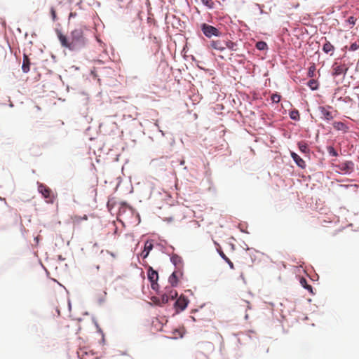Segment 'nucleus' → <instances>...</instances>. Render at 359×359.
Here are the masks:
<instances>
[{
  "instance_id": "ddd939ff",
  "label": "nucleus",
  "mask_w": 359,
  "mask_h": 359,
  "mask_svg": "<svg viewBox=\"0 0 359 359\" xmlns=\"http://www.w3.org/2000/svg\"><path fill=\"white\" fill-rule=\"evenodd\" d=\"M153 248V244L151 241H146V243H144V250L142 252V256L143 257V258H146L148 257L150 251L152 250Z\"/></svg>"
},
{
  "instance_id": "423d86ee",
  "label": "nucleus",
  "mask_w": 359,
  "mask_h": 359,
  "mask_svg": "<svg viewBox=\"0 0 359 359\" xmlns=\"http://www.w3.org/2000/svg\"><path fill=\"white\" fill-rule=\"evenodd\" d=\"M208 47L220 52L224 51L225 50V41L220 39L212 40Z\"/></svg>"
},
{
  "instance_id": "412c9836",
  "label": "nucleus",
  "mask_w": 359,
  "mask_h": 359,
  "mask_svg": "<svg viewBox=\"0 0 359 359\" xmlns=\"http://www.w3.org/2000/svg\"><path fill=\"white\" fill-rule=\"evenodd\" d=\"M300 284L302 287L308 290L311 293H313L312 287L308 284L307 280L304 278H300Z\"/></svg>"
},
{
  "instance_id": "9d476101",
  "label": "nucleus",
  "mask_w": 359,
  "mask_h": 359,
  "mask_svg": "<svg viewBox=\"0 0 359 359\" xmlns=\"http://www.w3.org/2000/svg\"><path fill=\"white\" fill-rule=\"evenodd\" d=\"M290 155L294 161L299 168H304L306 167L305 161L299 155L293 151L290 152Z\"/></svg>"
},
{
  "instance_id": "dca6fc26",
  "label": "nucleus",
  "mask_w": 359,
  "mask_h": 359,
  "mask_svg": "<svg viewBox=\"0 0 359 359\" xmlns=\"http://www.w3.org/2000/svg\"><path fill=\"white\" fill-rule=\"evenodd\" d=\"M298 147L299 149V150L301 151V152L304 153V154H309V147H308V144L305 142H298Z\"/></svg>"
},
{
  "instance_id": "2eb2a0df",
  "label": "nucleus",
  "mask_w": 359,
  "mask_h": 359,
  "mask_svg": "<svg viewBox=\"0 0 359 359\" xmlns=\"http://www.w3.org/2000/svg\"><path fill=\"white\" fill-rule=\"evenodd\" d=\"M332 125H333L334 128L337 130L347 132V130L348 129V128L345 125V123H344L343 122H341V121H335L333 123Z\"/></svg>"
},
{
  "instance_id": "39448f33",
  "label": "nucleus",
  "mask_w": 359,
  "mask_h": 359,
  "mask_svg": "<svg viewBox=\"0 0 359 359\" xmlns=\"http://www.w3.org/2000/svg\"><path fill=\"white\" fill-rule=\"evenodd\" d=\"M330 107H323L320 106L318 107L319 111L321 115V118L327 121H331L334 118V115L333 112L330 111Z\"/></svg>"
},
{
  "instance_id": "cd10ccee",
  "label": "nucleus",
  "mask_w": 359,
  "mask_h": 359,
  "mask_svg": "<svg viewBox=\"0 0 359 359\" xmlns=\"http://www.w3.org/2000/svg\"><path fill=\"white\" fill-rule=\"evenodd\" d=\"M169 300H170V299L169 298L168 294L165 292L163 293L161 297V304H165L168 303Z\"/></svg>"
},
{
  "instance_id": "72a5a7b5",
  "label": "nucleus",
  "mask_w": 359,
  "mask_h": 359,
  "mask_svg": "<svg viewBox=\"0 0 359 359\" xmlns=\"http://www.w3.org/2000/svg\"><path fill=\"white\" fill-rule=\"evenodd\" d=\"M314 71H315V67L314 66L310 67L309 70V76L310 77H313V76Z\"/></svg>"
},
{
  "instance_id": "f8f14e48",
  "label": "nucleus",
  "mask_w": 359,
  "mask_h": 359,
  "mask_svg": "<svg viewBox=\"0 0 359 359\" xmlns=\"http://www.w3.org/2000/svg\"><path fill=\"white\" fill-rule=\"evenodd\" d=\"M22 69L25 73H27L30 69V60L26 54L23 55V61L22 65Z\"/></svg>"
},
{
  "instance_id": "c9c22d12",
  "label": "nucleus",
  "mask_w": 359,
  "mask_h": 359,
  "mask_svg": "<svg viewBox=\"0 0 359 359\" xmlns=\"http://www.w3.org/2000/svg\"><path fill=\"white\" fill-rule=\"evenodd\" d=\"M242 302L244 304H241V306H246L247 309H250V302H248V301H245V300H242Z\"/></svg>"
},
{
  "instance_id": "6e6552de",
  "label": "nucleus",
  "mask_w": 359,
  "mask_h": 359,
  "mask_svg": "<svg viewBox=\"0 0 359 359\" xmlns=\"http://www.w3.org/2000/svg\"><path fill=\"white\" fill-rule=\"evenodd\" d=\"M188 302L189 301L185 297L180 296L175 302V306L177 309L183 311L187 308Z\"/></svg>"
},
{
  "instance_id": "0eeeda50",
  "label": "nucleus",
  "mask_w": 359,
  "mask_h": 359,
  "mask_svg": "<svg viewBox=\"0 0 359 359\" xmlns=\"http://www.w3.org/2000/svg\"><path fill=\"white\" fill-rule=\"evenodd\" d=\"M337 167L345 173H351L354 169V163L351 161H347L339 163Z\"/></svg>"
},
{
  "instance_id": "473e14b6",
  "label": "nucleus",
  "mask_w": 359,
  "mask_h": 359,
  "mask_svg": "<svg viewBox=\"0 0 359 359\" xmlns=\"http://www.w3.org/2000/svg\"><path fill=\"white\" fill-rule=\"evenodd\" d=\"M359 48V41L353 43L350 46V50L352 51L356 50Z\"/></svg>"
},
{
  "instance_id": "a211bd4d",
  "label": "nucleus",
  "mask_w": 359,
  "mask_h": 359,
  "mask_svg": "<svg viewBox=\"0 0 359 359\" xmlns=\"http://www.w3.org/2000/svg\"><path fill=\"white\" fill-rule=\"evenodd\" d=\"M168 281L171 285V287H175L178 283V278L176 274V272H173L169 277Z\"/></svg>"
},
{
  "instance_id": "c756f323",
  "label": "nucleus",
  "mask_w": 359,
  "mask_h": 359,
  "mask_svg": "<svg viewBox=\"0 0 359 359\" xmlns=\"http://www.w3.org/2000/svg\"><path fill=\"white\" fill-rule=\"evenodd\" d=\"M308 86L310 87L311 89L316 90L318 88V83H317V81L316 80L311 79L308 82Z\"/></svg>"
},
{
  "instance_id": "9b49d317",
  "label": "nucleus",
  "mask_w": 359,
  "mask_h": 359,
  "mask_svg": "<svg viewBox=\"0 0 359 359\" xmlns=\"http://www.w3.org/2000/svg\"><path fill=\"white\" fill-rule=\"evenodd\" d=\"M87 219H88V217L86 215H84L83 217L74 215V217H72L73 226L74 228L79 227L81 224V222L83 220H87Z\"/></svg>"
},
{
  "instance_id": "5701e85b",
  "label": "nucleus",
  "mask_w": 359,
  "mask_h": 359,
  "mask_svg": "<svg viewBox=\"0 0 359 359\" xmlns=\"http://www.w3.org/2000/svg\"><path fill=\"white\" fill-rule=\"evenodd\" d=\"M170 260L175 266L179 265L182 263V258L177 255H172V257H170Z\"/></svg>"
},
{
  "instance_id": "f704fd0d",
  "label": "nucleus",
  "mask_w": 359,
  "mask_h": 359,
  "mask_svg": "<svg viewBox=\"0 0 359 359\" xmlns=\"http://www.w3.org/2000/svg\"><path fill=\"white\" fill-rule=\"evenodd\" d=\"M50 15H51L53 20L55 21L56 19H57V17H56L55 11V10L53 8L50 9Z\"/></svg>"
},
{
  "instance_id": "e433bc0d",
  "label": "nucleus",
  "mask_w": 359,
  "mask_h": 359,
  "mask_svg": "<svg viewBox=\"0 0 359 359\" xmlns=\"http://www.w3.org/2000/svg\"><path fill=\"white\" fill-rule=\"evenodd\" d=\"M39 191L45 196V188L43 187V186L39 187Z\"/></svg>"
},
{
  "instance_id": "393cba45",
  "label": "nucleus",
  "mask_w": 359,
  "mask_h": 359,
  "mask_svg": "<svg viewBox=\"0 0 359 359\" xmlns=\"http://www.w3.org/2000/svg\"><path fill=\"white\" fill-rule=\"evenodd\" d=\"M256 48L258 49V50H265L267 48V44L266 42L264 41H258L257 43H256Z\"/></svg>"
},
{
  "instance_id": "f03ea898",
  "label": "nucleus",
  "mask_w": 359,
  "mask_h": 359,
  "mask_svg": "<svg viewBox=\"0 0 359 359\" xmlns=\"http://www.w3.org/2000/svg\"><path fill=\"white\" fill-rule=\"evenodd\" d=\"M201 29L203 34L208 38H211L213 36H219L221 35V32L218 29L206 23H203L201 25Z\"/></svg>"
},
{
  "instance_id": "4c0bfd02",
  "label": "nucleus",
  "mask_w": 359,
  "mask_h": 359,
  "mask_svg": "<svg viewBox=\"0 0 359 359\" xmlns=\"http://www.w3.org/2000/svg\"><path fill=\"white\" fill-rule=\"evenodd\" d=\"M35 108L36 109V110H39L40 109V108L39 107H37V106H36Z\"/></svg>"
},
{
  "instance_id": "c85d7f7f",
  "label": "nucleus",
  "mask_w": 359,
  "mask_h": 359,
  "mask_svg": "<svg viewBox=\"0 0 359 359\" xmlns=\"http://www.w3.org/2000/svg\"><path fill=\"white\" fill-rule=\"evenodd\" d=\"M327 151L328 154L332 156H337L338 154L337 151L334 149V148L332 146H328L327 147Z\"/></svg>"
},
{
  "instance_id": "4be33fe9",
  "label": "nucleus",
  "mask_w": 359,
  "mask_h": 359,
  "mask_svg": "<svg viewBox=\"0 0 359 359\" xmlns=\"http://www.w3.org/2000/svg\"><path fill=\"white\" fill-rule=\"evenodd\" d=\"M107 292L105 291L100 292L99 294H97V300L99 304H102L105 301Z\"/></svg>"
},
{
  "instance_id": "6ab92c4d",
  "label": "nucleus",
  "mask_w": 359,
  "mask_h": 359,
  "mask_svg": "<svg viewBox=\"0 0 359 359\" xmlns=\"http://www.w3.org/2000/svg\"><path fill=\"white\" fill-rule=\"evenodd\" d=\"M229 48L232 51L237 50V44L235 42H233L230 40L225 41V49Z\"/></svg>"
},
{
  "instance_id": "2f4dec72",
  "label": "nucleus",
  "mask_w": 359,
  "mask_h": 359,
  "mask_svg": "<svg viewBox=\"0 0 359 359\" xmlns=\"http://www.w3.org/2000/svg\"><path fill=\"white\" fill-rule=\"evenodd\" d=\"M356 18L353 16H350L346 22L350 25L353 26L355 24Z\"/></svg>"
},
{
  "instance_id": "f257e3e1",
  "label": "nucleus",
  "mask_w": 359,
  "mask_h": 359,
  "mask_svg": "<svg viewBox=\"0 0 359 359\" xmlns=\"http://www.w3.org/2000/svg\"><path fill=\"white\" fill-rule=\"evenodd\" d=\"M57 36L61 45L71 50H76L83 48L86 43L81 28L74 29L71 33L70 38H67L61 32H57Z\"/></svg>"
},
{
  "instance_id": "7c9ffc66",
  "label": "nucleus",
  "mask_w": 359,
  "mask_h": 359,
  "mask_svg": "<svg viewBox=\"0 0 359 359\" xmlns=\"http://www.w3.org/2000/svg\"><path fill=\"white\" fill-rule=\"evenodd\" d=\"M281 96L277 93H274L271 95V100L274 103H278L280 100Z\"/></svg>"
},
{
  "instance_id": "7ed1b4c3",
  "label": "nucleus",
  "mask_w": 359,
  "mask_h": 359,
  "mask_svg": "<svg viewBox=\"0 0 359 359\" xmlns=\"http://www.w3.org/2000/svg\"><path fill=\"white\" fill-rule=\"evenodd\" d=\"M147 276L148 279L151 282V288L153 290H157L158 287V284L157 283V280L158 279V272L153 269L151 266H149Z\"/></svg>"
},
{
  "instance_id": "a878e982",
  "label": "nucleus",
  "mask_w": 359,
  "mask_h": 359,
  "mask_svg": "<svg viewBox=\"0 0 359 359\" xmlns=\"http://www.w3.org/2000/svg\"><path fill=\"white\" fill-rule=\"evenodd\" d=\"M203 4L208 8L212 9L214 8L215 4L212 0H201Z\"/></svg>"
},
{
  "instance_id": "f3484780",
  "label": "nucleus",
  "mask_w": 359,
  "mask_h": 359,
  "mask_svg": "<svg viewBox=\"0 0 359 359\" xmlns=\"http://www.w3.org/2000/svg\"><path fill=\"white\" fill-rule=\"evenodd\" d=\"M165 292L168 294L169 298L170 299H174L177 297V292L175 290L172 289V287H166Z\"/></svg>"
},
{
  "instance_id": "bb28decb",
  "label": "nucleus",
  "mask_w": 359,
  "mask_h": 359,
  "mask_svg": "<svg viewBox=\"0 0 359 359\" xmlns=\"http://www.w3.org/2000/svg\"><path fill=\"white\" fill-rule=\"evenodd\" d=\"M169 300H170V299L169 298L168 294L165 292L163 293L161 297V304H165L168 303Z\"/></svg>"
},
{
  "instance_id": "4468645a",
  "label": "nucleus",
  "mask_w": 359,
  "mask_h": 359,
  "mask_svg": "<svg viewBox=\"0 0 359 359\" xmlns=\"http://www.w3.org/2000/svg\"><path fill=\"white\" fill-rule=\"evenodd\" d=\"M56 200V195L50 189L46 187V203H53Z\"/></svg>"
},
{
  "instance_id": "b1692460",
  "label": "nucleus",
  "mask_w": 359,
  "mask_h": 359,
  "mask_svg": "<svg viewBox=\"0 0 359 359\" xmlns=\"http://www.w3.org/2000/svg\"><path fill=\"white\" fill-rule=\"evenodd\" d=\"M290 117L292 120L298 121L300 118L299 111L297 110H293L290 111Z\"/></svg>"
},
{
  "instance_id": "1a4fd4ad",
  "label": "nucleus",
  "mask_w": 359,
  "mask_h": 359,
  "mask_svg": "<svg viewBox=\"0 0 359 359\" xmlns=\"http://www.w3.org/2000/svg\"><path fill=\"white\" fill-rule=\"evenodd\" d=\"M334 50H335L334 46L329 41H327V39L325 38V43L323 45V50L325 53L332 55Z\"/></svg>"
},
{
  "instance_id": "20e7f679",
  "label": "nucleus",
  "mask_w": 359,
  "mask_h": 359,
  "mask_svg": "<svg viewBox=\"0 0 359 359\" xmlns=\"http://www.w3.org/2000/svg\"><path fill=\"white\" fill-rule=\"evenodd\" d=\"M332 76H337L341 74H345L348 71V67L345 64L334 62L332 67Z\"/></svg>"
},
{
  "instance_id": "aec40b11",
  "label": "nucleus",
  "mask_w": 359,
  "mask_h": 359,
  "mask_svg": "<svg viewBox=\"0 0 359 359\" xmlns=\"http://www.w3.org/2000/svg\"><path fill=\"white\" fill-rule=\"evenodd\" d=\"M219 254L221 256V257L229 264V267L231 269H234V265L233 262L226 256L223 251H219Z\"/></svg>"
}]
</instances>
